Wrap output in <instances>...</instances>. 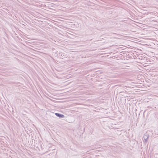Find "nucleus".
Masks as SVG:
<instances>
[{
    "label": "nucleus",
    "mask_w": 158,
    "mask_h": 158,
    "mask_svg": "<svg viewBox=\"0 0 158 158\" xmlns=\"http://www.w3.org/2000/svg\"><path fill=\"white\" fill-rule=\"evenodd\" d=\"M59 57L60 58L62 59H64L65 58H67L68 56L66 53L60 52L59 53Z\"/></svg>",
    "instance_id": "f257e3e1"
},
{
    "label": "nucleus",
    "mask_w": 158,
    "mask_h": 158,
    "mask_svg": "<svg viewBox=\"0 0 158 158\" xmlns=\"http://www.w3.org/2000/svg\"><path fill=\"white\" fill-rule=\"evenodd\" d=\"M55 114L57 117L60 118H63L64 117V115L60 113H56Z\"/></svg>",
    "instance_id": "7ed1b4c3"
},
{
    "label": "nucleus",
    "mask_w": 158,
    "mask_h": 158,
    "mask_svg": "<svg viewBox=\"0 0 158 158\" xmlns=\"http://www.w3.org/2000/svg\"><path fill=\"white\" fill-rule=\"evenodd\" d=\"M143 137L145 143L147 142L149 137V135L147 133H145L143 135Z\"/></svg>",
    "instance_id": "f03ea898"
}]
</instances>
